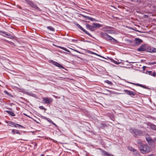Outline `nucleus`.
Instances as JSON below:
<instances>
[{"mask_svg": "<svg viewBox=\"0 0 156 156\" xmlns=\"http://www.w3.org/2000/svg\"><path fill=\"white\" fill-rule=\"evenodd\" d=\"M129 131L135 137L137 136H143L144 134L142 131L139 129L131 128L129 129Z\"/></svg>", "mask_w": 156, "mask_h": 156, "instance_id": "f257e3e1", "label": "nucleus"}, {"mask_svg": "<svg viewBox=\"0 0 156 156\" xmlns=\"http://www.w3.org/2000/svg\"><path fill=\"white\" fill-rule=\"evenodd\" d=\"M140 151L143 154H147L151 151V148L147 145H143L139 147Z\"/></svg>", "mask_w": 156, "mask_h": 156, "instance_id": "f03ea898", "label": "nucleus"}, {"mask_svg": "<svg viewBox=\"0 0 156 156\" xmlns=\"http://www.w3.org/2000/svg\"><path fill=\"white\" fill-rule=\"evenodd\" d=\"M102 37L108 40H111L113 42H116L117 41L105 33H101Z\"/></svg>", "mask_w": 156, "mask_h": 156, "instance_id": "7ed1b4c3", "label": "nucleus"}, {"mask_svg": "<svg viewBox=\"0 0 156 156\" xmlns=\"http://www.w3.org/2000/svg\"><path fill=\"white\" fill-rule=\"evenodd\" d=\"M41 103L47 105L50 104L52 102L53 100L51 98H43Z\"/></svg>", "mask_w": 156, "mask_h": 156, "instance_id": "20e7f679", "label": "nucleus"}, {"mask_svg": "<svg viewBox=\"0 0 156 156\" xmlns=\"http://www.w3.org/2000/svg\"><path fill=\"white\" fill-rule=\"evenodd\" d=\"M8 123H9V125L10 126H13L15 127H18L19 128L23 127L21 125H20L19 124H17V123H16L15 122H13L11 121H9Z\"/></svg>", "mask_w": 156, "mask_h": 156, "instance_id": "39448f33", "label": "nucleus"}, {"mask_svg": "<svg viewBox=\"0 0 156 156\" xmlns=\"http://www.w3.org/2000/svg\"><path fill=\"white\" fill-rule=\"evenodd\" d=\"M26 1L28 4L30 5L31 7L34 8L36 10H40V9H39V8L37 7L36 5H35L32 2H31L30 1L26 0Z\"/></svg>", "mask_w": 156, "mask_h": 156, "instance_id": "423d86ee", "label": "nucleus"}, {"mask_svg": "<svg viewBox=\"0 0 156 156\" xmlns=\"http://www.w3.org/2000/svg\"><path fill=\"white\" fill-rule=\"evenodd\" d=\"M146 140L150 145L153 144L154 143V140L149 136L146 137L145 138Z\"/></svg>", "mask_w": 156, "mask_h": 156, "instance_id": "0eeeda50", "label": "nucleus"}, {"mask_svg": "<svg viewBox=\"0 0 156 156\" xmlns=\"http://www.w3.org/2000/svg\"><path fill=\"white\" fill-rule=\"evenodd\" d=\"M0 32L2 33V35L4 36H5V35H6L8 37L10 38H12L13 37V36L11 34H9L7 33H5L2 31H0Z\"/></svg>", "mask_w": 156, "mask_h": 156, "instance_id": "6e6552de", "label": "nucleus"}, {"mask_svg": "<svg viewBox=\"0 0 156 156\" xmlns=\"http://www.w3.org/2000/svg\"><path fill=\"white\" fill-rule=\"evenodd\" d=\"M52 63L55 66H56L60 68H62V69L64 68V67L62 65L58 63V62H55V61H52Z\"/></svg>", "mask_w": 156, "mask_h": 156, "instance_id": "1a4fd4ad", "label": "nucleus"}, {"mask_svg": "<svg viewBox=\"0 0 156 156\" xmlns=\"http://www.w3.org/2000/svg\"><path fill=\"white\" fill-rule=\"evenodd\" d=\"M77 26L79 27L81 30L83 31L86 34H87L90 36V34L86 30H85L82 27H81L80 25L77 24L76 25Z\"/></svg>", "mask_w": 156, "mask_h": 156, "instance_id": "9d476101", "label": "nucleus"}, {"mask_svg": "<svg viewBox=\"0 0 156 156\" xmlns=\"http://www.w3.org/2000/svg\"><path fill=\"white\" fill-rule=\"evenodd\" d=\"M3 94L5 95L6 97H13L10 93L7 91L5 90L3 92Z\"/></svg>", "mask_w": 156, "mask_h": 156, "instance_id": "9b49d317", "label": "nucleus"}, {"mask_svg": "<svg viewBox=\"0 0 156 156\" xmlns=\"http://www.w3.org/2000/svg\"><path fill=\"white\" fill-rule=\"evenodd\" d=\"M135 43L138 45L140 44L142 42V41L139 38H136L135 39Z\"/></svg>", "mask_w": 156, "mask_h": 156, "instance_id": "f8f14e48", "label": "nucleus"}, {"mask_svg": "<svg viewBox=\"0 0 156 156\" xmlns=\"http://www.w3.org/2000/svg\"><path fill=\"white\" fill-rule=\"evenodd\" d=\"M102 154L105 156H114L113 155L110 154L106 151L103 150L102 151Z\"/></svg>", "mask_w": 156, "mask_h": 156, "instance_id": "ddd939ff", "label": "nucleus"}, {"mask_svg": "<svg viewBox=\"0 0 156 156\" xmlns=\"http://www.w3.org/2000/svg\"><path fill=\"white\" fill-rule=\"evenodd\" d=\"M5 112H6L12 116H15V114L12 111L6 110L5 111Z\"/></svg>", "mask_w": 156, "mask_h": 156, "instance_id": "4468645a", "label": "nucleus"}, {"mask_svg": "<svg viewBox=\"0 0 156 156\" xmlns=\"http://www.w3.org/2000/svg\"><path fill=\"white\" fill-rule=\"evenodd\" d=\"M150 126L151 129L156 131V125L151 123L150 125Z\"/></svg>", "mask_w": 156, "mask_h": 156, "instance_id": "2eb2a0df", "label": "nucleus"}, {"mask_svg": "<svg viewBox=\"0 0 156 156\" xmlns=\"http://www.w3.org/2000/svg\"><path fill=\"white\" fill-rule=\"evenodd\" d=\"M145 46L144 45H141L140 47L138 49V51H143L145 50Z\"/></svg>", "mask_w": 156, "mask_h": 156, "instance_id": "dca6fc26", "label": "nucleus"}, {"mask_svg": "<svg viewBox=\"0 0 156 156\" xmlns=\"http://www.w3.org/2000/svg\"><path fill=\"white\" fill-rule=\"evenodd\" d=\"M133 154L135 156H140L139 152L136 150L133 152Z\"/></svg>", "mask_w": 156, "mask_h": 156, "instance_id": "f3484780", "label": "nucleus"}, {"mask_svg": "<svg viewBox=\"0 0 156 156\" xmlns=\"http://www.w3.org/2000/svg\"><path fill=\"white\" fill-rule=\"evenodd\" d=\"M137 144H139V147H140L141 146H142V142L141 140L140 139H137L136 142Z\"/></svg>", "mask_w": 156, "mask_h": 156, "instance_id": "a211bd4d", "label": "nucleus"}, {"mask_svg": "<svg viewBox=\"0 0 156 156\" xmlns=\"http://www.w3.org/2000/svg\"><path fill=\"white\" fill-rule=\"evenodd\" d=\"M12 132L13 134H20V133L16 129H13L12 130Z\"/></svg>", "mask_w": 156, "mask_h": 156, "instance_id": "6ab92c4d", "label": "nucleus"}, {"mask_svg": "<svg viewBox=\"0 0 156 156\" xmlns=\"http://www.w3.org/2000/svg\"><path fill=\"white\" fill-rule=\"evenodd\" d=\"M92 26L94 28L96 27H100V24L98 23H93L92 24Z\"/></svg>", "mask_w": 156, "mask_h": 156, "instance_id": "aec40b11", "label": "nucleus"}, {"mask_svg": "<svg viewBox=\"0 0 156 156\" xmlns=\"http://www.w3.org/2000/svg\"><path fill=\"white\" fill-rule=\"evenodd\" d=\"M55 46H56V45H55ZM57 47L60 48H61L64 50L65 51H69L67 50L66 49V48H64L63 47H61V46H56Z\"/></svg>", "mask_w": 156, "mask_h": 156, "instance_id": "412c9836", "label": "nucleus"}, {"mask_svg": "<svg viewBox=\"0 0 156 156\" xmlns=\"http://www.w3.org/2000/svg\"><path fill=\"white\" fill-rule=\"evenodd\" d=\"M128 148L129 149L130 151H133V152L135 151V150L136 149H135L134 148H133V147H128Z\"/></svg>", "mask_w": 156, "mask_h": 156, "instance_id": "4be33fe9", "label": "nucleus"}, {"mask_svg": "<svg viewBox=\"0 0 156 156\" xmlns=\"http://www.w3.org/2000/svg\"><path fill=\"white\" fill-rule=\"evenodd\" d=\"M47 28L52 31H54L55 30L51 26H49L47 27Z\"/></svg>", "mask_w": 156, "mask_h": 156, "instance_id": "5701e85b", "label": "nucleus"}, {"mask_svg": "<svg viewBox=\"0 0 156 156\" xmlns=\"http://www.w3.org/2000/svg\"><path fill=\"white\" fill-rule=\"evenodd\" d=\"M39 108L41 109L42 110H44L45 111H46L47 110V109L45 108L43 106H39Z\"/></svg>", "mask_w": 156, "mask_h": 156, "instance_id": "b1692460", "label": "nucleus"}, {"mask_svg": "<svg viewBox=\"0 0 156 156\" xmlns=\"http://www.w3.org/2000/svg\"><path fill=\"white\" fill-rule=\"evenodd\" d=\"M105 32H106L105 33L107 34V33H112L113 32V31L112 30H106Z\"/></svg>", "mask_w": 156, "mask_h": 156, "instance_id": "393cba45", "label": "nucleus"}, {"mask_svg": "<svg viewBox=\"0 0 156 156\" xmlns=\"http://www.w3.org/2000/svg\"><path fill=\"white\" fill-rule=\"evenodd\" d=\"M127 93H128L129 95H132L133 96H134L135 95V94L133 93V92L131 91H128Z\"/></svg>", "mask_w": 156, "mask_h": 156, "instance_id": "a878e982", "label": "nucleus"}, {"mask_svg": "<svg viewBox=\"0 0 156 156\" xmlns=\"http://www.w3.org/2000/svg\"><path fill=\"white\" fill-rule=\"evenodd\" d=\"M91 26H91L89 24H87L86 25V27L87 29H89V30H90Z\"/></svg>", "mask_w": 156, "mask_h": 156, "instance_id": "bb28decb", "label": "nucleus"}, {"mask_svg": "<svg viewBox=\"0 0 156 156\" xmlns=\"http://www.w3.org/2000/svg\"><path fill=\"white\" fill-rule=\"evenodd\" d=\"M105 82L110 85H111L112 84V83L110 81H109V80H106L105 81Z\"/></svg>", "mask_w": 156, "mask_h": 156, "instance_id": "cd10ccee", "label": "nucleus"}, {"mask_svg": "<svg viewBox=\"0 0 156 156\" xmlns=\"http://www.w3.org/2000/svg\"><path fill=\"white\" fill-rule=\"evenodd\" d=\"M45 119L47 120L48 122H49L50 123H51V122H52V120L48 118H45Z\"/></svg>", "mask_w": 156, "mask_h": 156, "instance_id": "c85d7f7f", "label": "nucleus"}, {"mask_svg": "<svg viewBox=\"0 0 156 156\" xmlns=\"http://www.w3.org/2000/svg\"><path fill=\"white\" fill-rule=\"evenodd\" d=\"M152 52H156V48H152Z\"/></svg>", "mask_w": 156, "mask_h": 156, "instance_id": "c756f323", "label": "nucleus"}, {"mask_svg": "<svg viewBox=\"0 0 156 156\" xmlns=\"http://www.w3.org/2000/svg\"><path fill=\"white\" fill-rule=\"evenodd\" d=\"M90 30L92 31H93L94 30V28L93 27L92 25Z\"/></svg>", "mask_w": 156, "mask_h": 156, "instance_id": "7c9ffc66", "label": "nucleus"}, {"mask_svg": "<svg viewBox=\"0 0 156 156\" xmlns=\"http://www.w3.org/2000/svg\"><path fill=\"white\" fill-rule=\"evenodd\" d=\"M135 84L136 85L139 86H140L142 87H144L142 85L140 84Z\"/></svg>", "mask_w": 156, "mask_h": 156, "instance_id": "2f4dec72", "label": "nucleus"}, {"mask_svg": "<svg viewBox=\"0 0 156 156\" xmlns=\"http://www.w3.org/2000/svg\"><path fill=\"white\" fill-rule=\"evenodd\" d=\"M51 123L53 125H55V126H57V125H56L52 121L51 122Z\"/></svg>", "mask_w": 156, "mask_h": 156, "instance_id": "473e14b6", "label": "nucleus"}, {"mask_svg": "<svg viewBox=\"0 0 156 156\" xmlns=\"http://www.w3.org/2000/svg\"><path fill=\"white\" fill-rule=\"evenodd\" d=\"M152 48H151L149 49V52H152Z\"/></svg>", "mask_w": 156, "mask_h": 156, "instance_id": "72a5a7b5", "label": "nucleus"}, {"mask_svg": "<svg viewBox=\"0 0 156 156\" xmlns=\"http://www.w3.org/2000/svg\"><path fill=\"white\" fill-rule=\"evenodd\" d=\"M86 19H87V20H90V17H89V16H87L86 17Z\"/></svg>", "mask_w": 156, "mask_h": 156, "instance_id": "f704fd0d", "label": "nucleus"}, {"mask_svg": "<svg viewBox=\"0 0 156 156\" xmlns=\"http://www.w3.org/2000/svg\"><path fill=\"white\" fill-rule=\"evenodd\" d=\"M114 63L116 64H118L119 63H120V62H119L118 63L117 61H115V62H114Z\"/></svg>", "mask_w": 156, "mask_h": 156, "instance_id": "c9c22d12", "label": "nucleus"}, {"mask_svg": "<svg viewBox=\"0 0 156 156\" xmlns=\"http://www.w3.org/2000/svg\"><path fill=\"white\" fill-rule=\"evenodd\" d=\"M90 20L92 21H93V20H95L93 18H90Z\"/></svg>", "mask_w": 156, "mask_h": 156, "instance_id": "e433bc0d", "label": "nucleus"}, {"mask_svg": "<svg viewBox=\"0 0 156 156\" xmlns=\"http://www.w3.org/2000/svg\"><path fill=\"white\" fill-rule=\"evenodd\" d=\"M147 67L146 66H144L143 67V69H144V70L145 69V68Z\"/></svg>", "mask_w": 156, "mask_h": 156, "instance_id": "4c0bfd02", "label": "nucleus"}, {"mask_svg": "<svg viewBox=\"0 0 156 156\" xmlns=\"http://www.w3.org/2000/svg\"><path fill=\"white\" fill-rule=\"evenodd\" d=\"M147 156H153V154H151L149 155H148Z\"/></svg>", "mask_w": 156, "mask_h": 156, "instance_id": "58836bf2", "label": "nucleus"}, {"mask_svg": "<svg viewBox=\"0 0 156 156\" xmlns=\"http://www.w3.org/2000/svg\"><path fill=\"white\" fill-rule=\"evenodd\" d=\"M17 7L20 9H21V6H19V5H17Z\"/></svg>", "mask_w": 156, "mask_h": 156, "instance_id": "ea45409f", "label": "nucleus"}, {"mask_svg": "<svg viewBox=\"0 0 156 156\" xmlns=\"http://www.w3.org/2000/svg\"><path fill=\"white\" fill-rule=\"evenodd\" d=\"M155 75H156L155 73L154 72L153 73V74H152V75L154 76H155Z\"/></svg>", "mask_w": 156, "mask_h": 156, "instance_id": "a19ab883", "label": "nucleus"}, {"mask_svg": "<svg viewBox=\"0 0 156 156\" xmlns=\"http://www.w3.org/2000/svg\"><path fill=\"white\" fill-rule=\"evenodd\" d=\"M32 96L34 97H35L36 96H35V95L34 94H33L32 95Z\"/></svg>", "mask_w": 156, "mask_h": 156, "instance_id": "79ce46f5", "label": "nucleus"}, {"mask_svg": "<svg viewBox=\"0 0 156 156\" xmlns=\"http://www.w3.org/2000/svg\"><path fill=\"white\" fill-rule=\"evenodd\" d=\"M23 115H25V116H26V114H25V113H23Z\"/></svg>", "mask_w": 156, "mask_h": 156, "instance_id": "37998d69", "label": "nucleus"}, {"mask_svg": "<svg viewBox=\"0 0 156 156\" xmlns=\"http://www.w3.org/2000/svg\"><path fill=\"white\" fill-rule=\"evenodd\" d=\"M154 140L156 142V138H155L154 139Z\"/></svg>", "mask_w": 156, "mask_h": 156, "instance_id": "c03bdc74", "label": "nucleus"}, {"mask_svg": "<svg viewBox=\"0 0 156 156\" xmlns=\"http://www.w3.org/2000/svg\"><path fill=\"white\" fill-rule=\"evenodd\" d=\"M41 156H44L43 154L41 155Z\"/></svg>", "mask_w": 156, "mask_h": 156, "instance_id": "a18cd8bd", "label": "nucleus"}, {"mask_svg": "<svg viewBox=\"0 0 156 156\" xmlns=\"http://www.w3.org/2000/svg\"><path fill=\"white\" fill-rule=\"evenodd\" d=\"M26 116H27V117H29V116L28 115H27V114H26Z\"/></svg>", "mask_w": 156, "mask_h": 156, "instance_id": "49530a36", "label": "nucleus"}, {"mask_svg": "<svg viewBox=\"0 0 156 156\" xmlns=\"http://www.w3.org/2000/svg\"><path fill=\"white\" fill-rule=\"evenodd\" d=\"M9 109H10V110H12V108H9Z\"/></svg>", "mask_w": 156, "mask_h": 156, "instance_id": "de8ad7c7", "label": "nucleus"}, {"mask_svg": "<svg viewBox=\"0 0 156 156\" xmlns=\"http://www.w3.org/2000/svg\"><path fill=\"white\" fill-rule=\"evenodd\" d=\"M136 31H138V32H140L139 31H138V30H136Z\"/></svg>", "mask_w": 156, "mask_h": 156, "instance_id": "09e8293b", "label": "nucleus"}]
</instances>
